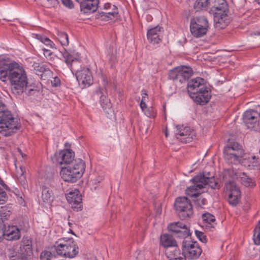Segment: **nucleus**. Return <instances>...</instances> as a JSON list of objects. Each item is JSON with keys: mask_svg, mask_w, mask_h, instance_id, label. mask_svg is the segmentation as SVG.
<instances>
[{"mask_svg": "<svg viewBox=\"0 0 260 260\" xmlns=\"http://www.w3.org/2000/svg\"><path fill=\"white\" fill-rule=\"evenodd\" d=\"M194 204L197 207H202L207 204V200L205 198L200 197L194 201Z\"/></svg>", "mask_w": 260, "mask_h": 260, "instance_id": "nucleus-46", "label": "nucleus"}, {"mask_svg": "<svg viewBox=\"0 0 260 260\" xmlns=\"http://www.w3.org/2000/svg\"><path fill=\"white\" fill-rule=\"evenodd\" d=\"M160 245L168 249L177 246V242L172 235L165 234L160 236Z\"/></svg>", "mask_w": 260, "mask_h": 260, "instance_id": "nucleus-26", "label": "nucleus"}, {"mask_svg": "<svg viewBox=\"0 0 260 260\" xmlns=\"http://www.w3.org/2000/svg\"><path fill=\"white\" fill-rule=\"evenodd\" d=\"M36 38L40 40L41 42H42L43 43L44 42V39H46V37L45 36H43L41 35L37 34L36 35Z\"/></svg>", "mask_w": 260, "mask_h": 260, "instance_id": "nucleus-58", "label": "nucleus"}, {"mask_svg": "<svg viewBox=\"0 0 260 260\" xmlns=\"http://www.w3.org/2000/svg\"><path fill=\"white\" fill-rule=\"evenodd\" d=\"M193 74L192 69L189 66H180L173 68L169 73V79L181 83L185 82Z\"/></svg>", "mask_w": 260, "mask_h": 260, "instance_id": "nucleus-7", "label": "nucleus"}, {"mask_svg": "<svg viewBox=\"0 0 260 260\" xmlns=\"http://www.w3.org/2000/svg\"><path fill=\"white\" fill-rule=\"evenodd\" d=\"M142 96H145V100H146V98H147V94L146 93V91L145 90H143L142 91Z\"/></svg>", "mask_w": 260, "mask_h": 260, "instance_id": "nucleus-60", "label": "nucleus"}, {"mask_svg": "<svg viewBox=\"0 0 260 260\" xmlns=\"http://www.w3.org/2000/svg\"><path fill=\"white\" fill-rule=\"evenodd\" d=\"M195 234L197 238L203 243H206L207 242L206 236H205L203 232L196 230Z\"/></svg>", "mask_w": 260, "mask_h": 260, "instance_id": "nucleus-44", "label": "nucleus"}, {"mask_svg": "<svg viewBox=\"0 0 260 260\" xmlns=\"http://www.w3.org/2000/svg\"><path fill=\"white\" fill-rule=\"evenodd\" d=\"M73 72H76V78L83 88L89 87L92 84V74L88 68H83L79 70L76 69Z\"/></svg>", "mask_w": 260, "mask_h": 260, "instance_id": "nucleus-11", "label": "nucleus"}, {"mask_svg": "<svg viewBox=\"0 0 260 260\" xmlns=\"http://www.w3.org/2000/svg\"><path fill=\"white\" fill-rule=\"evenodd\" d=\"M176 137L179 141L186 143L192 141L194 136V133L192 129L189 126H177Z\"/></svg>", "mask_w": 260, "mask_h": 260, "instance_id": "nucleus-15", "label": "nucleus"}, {"mask_svg": "<svg viewBox=\"0 0 260 260\" xmlns=\"http://www.w3.org/2000/svg\"><path fill=\"white\" fill-rule=\"evenodd\" d=\"M102 180L101 178H98L96 179H94V180H92L91 181V183L92 184L93 186L94 185H95V186H93L94 187V189L95 190L97 188V186L96 185L98 184V183H100L101 180Z\"/></svg>", "mask_w": 260, "mask_h": 260, "instance_id": "nucleus-55", "label": "nucleus"}, {"mask_svg": "<svg viewBox=\"0 0 260 260\" xmlns=\"http://www.w3.org/2000/svg\"><path fill=\"white\" fill-rule=\"evenodd\" d=\"M228 11L218 12L214 14V21L215 27L218 29L225 28L230 22V16L227 14Z\"/></svg>", "mask_w": 260, "mask_h": 260, "instance_id": "nucleus-20", "label": "nucleus"}, {"mask_svg": "<svg viewBox=\"0 0 260 260\" xmlns=\"http://www.w3.org/2000/svg\"><path fill=\"white\" fill-rule=\"evenodd\" d=\"M5 235V224L3 221H0V242Z\"/></svg>", "mask_w": 260, "mask_h": 260, "instance_id": "nucleus-52", "label": "nucleus"}, {"mask_svg": "<svg viewBox=\"0 0 260 260\" xmlns=\"http://www.w3.org/2000/svg\"><path fill=\"white\" fill-rule=\"evenodd\" d=\"M163 28L162 27L157 26L147 31V39L149 41L153 44L159 43L162 37Z\"/></svg>", "mask_w": 260, "mask_h": 260, "instance_id": "nucleus-21", "label": "nucleus"}, {"mask_svg": "<svg viewBox=\"0 0 260 260\" xmlns=\"http://www.w3.org/2000/svg\"><path fill=\"white\" fill-rule=\"evenodd\" d=\"M74 157V152L71 150L64 149L61 151L59 153L58 161L60 165H69L75 159Z\"/></svg>", "mask_w": 260, "mask_h": 260, "instance_id": "nucleus-23", "label": "nucleus"}, {"mask_svg": "<svg viewBox=\"0 0 260 260\" xmlns=\"http://www.w3.org/2000/svg\"><path fill=\"white\" fill-rule=\"evenodd\" d=\"M34 70L38 75H41L42 73L50 71L48 68H46L44 65H41L39 63H36L34 64Z\"/></svg>", "mask_w": 260, "mask_h": 260, "instance_id": "nucleus-41", "label": "nucleus"}, {"mask_svg": "<svg viewBox=\"0 0 260 260\" xmlns=\"http://www.w3.org/2000/svg\"><path fill=\"white\" fill-rule=\"evenodd\" d=\"M62 4L69 9H73L74 7L72 0H61Z\"/></svg>", "mask_w": 260, "mask_h": 260, "instance_id": "nucleus-49", "label": "nucleus"}, {"mask_svg": "<svg viewBox=\"0 0 260 260\" xmlns=\"http://www.w3.org/2000/svg\"><path fill=\"white\" fill-rule=\"evenodd\" d=\"M182 251H183L186 259H197L202 252V250L198 242L191 240L190 238L183 241Z\"/></svg>", "mask_w": 260, "mask_h": 260, "instance_id": "nucleus-8", "label": "nucleus"}, {"mask_svg": "<svg viewBox=\"0 0 260 260\" xmlns=\"http://www.w3.org/2000/svg\"><path fill=\"white\" fill-rule=\"evenodd\" d=\"M190 98L196 104L200 105H206L211 98V90L207 86L203 89L196 92Z\"/></svg>", "mask_w": 260, "mask_h": 260, "instance_id": "nucleus-18", "label": "nucleus"}, {"mask_svg": "<svg viewBox=\"0 0 260 260\" xmlns=\"http://www.w3.org/2000/svg\"><path fill=\"white\" fill-rule=\"evenodd\" d=\"M70 233H72V234H74L75 235L74 233L73 232V231L72 230H70Z\"/></svg>", "mask_w": 260, "mask_h": 260, "instance_id": "nucleus-64", "label": "nucleus"}, {"mask_svg": "<svg viewBox=\"0 0 260 260\" xmlns=\"http://www.w3.org/2000/svg\"><path fill=\"white\" fill-rule=\"evenodd\" d=\"M18 63L16 61L10 62L6 60H1L0 80L2 81L8 80Z\"/></svg>", "mask_w": 260, "mask_h": 260, "instance_id": "nucleus-14", "label": "nucleus"}, {"mask_svg": "<svg viewBox=\"0 0 260 260\" xmlns=\"http://www.w3.org/2000/svg\"><path fill=\"white\" fill-rule=\"evenodd\" d=\"M65 59V62L70 67L71 71L75 70V64L77 62L79 55L78 54H74L71 53L65 52L63 54Z\"/></svg>", "mask_w": 260, "mask_h": 260, "instance_id": "nucleus-29", "label": "nucleus"}, {"mask_svg": "<svg viewBox=\"0 0 260 260\" xmlns=\"http://www.w3.org/2000/svg\"><path fill=\"white\" fill-rule=\"evenodd\" d=\"M22 243L20 248L22 253L21 255H25L27 256H30L32 253L31 240L28 237L23 238Z\"/></svg>", "mask_w": 260, "mask_h": 260, "instance_id": "nucleus-30", "label": "nucleus"}, {"mask_svg": "<svg viewBox=\"0 0 260 260\" xmlns=\"http://www.w3.org/2000/svg\"><path fill=\"white\" fill-rule=\"evenodd\" d=\"M165 134L166 137L167 138L168 137V136H169V133H168L167 128H166L165 131Z\"/></svg>", "mask_w": 260, "mask_h": 260, "instance_id": "nucleus-61", "label": "nucleus"}, {"mask_svg": "<svg viewBox=\"0 0 260 260\" xmlns=\"http://www.w3.org/2000/svg\"><path fill=\"white\" fill-rule=\"evenodd\" d=\"M70 238H63L58 239L54 245L57 255L68 257L67 252L69 247V244L71 243Z\"/></svg>", "mask_w": 260, "mask_h": 260, "instance_id": "nucleus-22", "label": "nucleus"}, {"mask_svg": "<svg viewBox=\"0 0 260 260\" xmlns=\"http://www.w3.org/2000/svg\"><path fill=\"white\" fill-rule=\"evenodd\" d=\"M24 88L25 89V92H26V94L28 95L36 94L40 93V90L37 89L29 88L28 87H27V86L24 87Z\"/></svg>", "mask_w": 260, "mask_h": 260, "instance_id": "nucleus-48", "label": "nucleus"}, {"mask_svg": "<svg viewBox=\"0 0 260 260\" xmlns=\"http://www.w3.org/2000/svg\"><path fill=\"white\" fill-rule=\"evenodd\" d=\"M206 86L205 80L202 78L197 77L188 82L187 84V92L189 96L195 95V93L203 89Z\"/></svg>", "mask_w": 260, "mask_h": 260, "instance_id": "nucleus-17", "label": "nucleus"}, {"mask_svg": "<svg viewBox=\"0 0 260 260\" xmlns=\"http://www.w3.org/2000/svg\"><path fill=\"white\" fill-rule=\"evenodd\" d=\"M8 240H16L20 238V232L16 226H9L8 230L5 229V235Z\"/></svg>", "mask_w": 260, "mask_h": 260, "instance_id": "nucleus-27", "label": "nucleus"}, {"mask_svg": "<svg viewBox=\"0 0 260 260\" xmlns=\"http://www.w3.org/2000/svg\"><path fill=\"white\" fill-rule=\"evenodd\" d=\"M241 180L242 183L245 186L253 187L255 185L253 179L247 176L244 173L243 174V176L241 177Z\"/></svg>", "mask_w": 260, "mask_h": 260, "instance_id": "nucleus-37", "label": "nucleus"}, {"mask_svg": "<svg viewBox=\"0 0 260 260\" xmlns=\"http://www.w3.org/2000/svg\"><path fill=\"white\" fill-rule=\"evenodd\" d=\"M80 3L81 12L83 14H91L96 11L99 0H76Z\"/></svg>", "mask_w": 260, "mask_h": 260, "instance_id": "nucleus-19", "label": "nucleus"}, {"mask_svg": "<svg viewBox=\"0 0 260 260\" xmlns=\"http://www.w3.org/2000/svg\"><path fill=\"white\" fill-rule=\"evenodd\" d=\"M224 187L226 191H229L228 202L231 205L236 206L239 204L241 198V191L239 188L233 181L226 183Z\"/></svg>", "mask_w": 260, "mask_h": 260, "instance_id": "nucleus-10", "label": "nucleus"}, {"mask_svg": "<svg viewBox=\"0 0 260 260\" xmlns=\"http://www.w3.org/2000/svg\"><path fill=\"white\" fill-rule=\"evenodd\" d=\"M43 43L46 45L47 46L51 48H55L54 43L49 38H46V39H44Z\"/></svg>", "mask_w": 260, "mask_h": 260, "instance_id": "nucleus-51", "label": "nucleus"}, {"mask_svg": "<svg viewBox=\"0 0 260 260\" xmlns=\"http://www.w3.org/2000/svg\"><path fill=\"white\" fill-rule=\"evenodd\" d=\"M71 243L69 244V247L67 254L68 257H75L79 253V247L73 238H70Z\"/></svg>", "mask_w": 260, "mask_h": 260, "instance_id": "nucleus-32", "label": "nucleus"}, {"mask_svg": "<svg viewBox=\"0 0 260 260\" xmlns=\"http://www.w3.org/2000/svg\"><path fill=\"white\" fill-rule=\"evenodd\" d=\"M60 80L58 77H55L53 81H51L52 84L53 86H58L60 84Z\"/></svg>", "mask_w": 260, "mask_h": 260, "instance_id": "nucleus-54", "label": "nucleus"}, {"mask_svg": "<svg viewBox=\"0 0 260 260\" xmlns=\"http://www.w3.org/2000/svg\"><path fill=\"white\" fill-rule=\"evenodd\" d=\"M7 198L6 192L0 187V204H3L6 202Z\"/></svg>", "mask_w": 260, "mask_h": 260, "instance_id": "nucleus-47", "label": "nucleus"}, {"mask_svg": "<svg viewBox=\"0 0 260 260\" xmlns=\"http://www.w3.org/2000/svg\"><path fill=\"white\" fill-rule=\"evenodd\" d=\"M52 256V254L50 251L44 250L41 253L40 259L41 260H51Z\"/></svg>", "mask_w": 260, "mask_h": 260, "instance_id": "nucleus-43", "label": "nucleus"}, {"mask_svg": "<svg viewBox=\"0 0 260 260\" xmlns=\"http://www.w3.org/2000/svg\"><path fill=\"white\" fill-rule=\"evenodd\" d=\"M253 237L254 243L256 245H260V220L254 230Z\"/></svg>", "mask_w": 260, "mask_h": 260, "instance_id": "nucleus-38", "label": "nucleus"}, {"mask_svg": "<svg viewBox=\"0 0 260 260\" xmlns=\"http://www.w3.org/2000/svg\"><path fill=\"white\" fill-rule=\"evenodd\" d=\"M0 184L5 189H8L7 185L5 183L4 181L2 180V179L0 177Z\"/></svg>", "mask_w": 260, "mask_h": 260, "instance_id": "nucleus-59", "label": "nucleus"}, {"mask_svg": "<svg viewBox=\"0 0 260 260\" xmlns=\"http://www.w3.org/2000/svg\"><path fill=\"white\" fill-rule=\"evenodd\" d=\"M12 86L11 90L15 95H21L28 84L26 73L19 63L15 67L8 79Z\"/></svg>", "mask_w": 260, "mask_h": 260, "instance_id": "nucleus-4", "label": "nucleus"}, {"mask_svg": "<svg viewBox=\"0 0 260 260\" xmlns=\"http://www.w3.org/2000/svg\"><path fill=\"white\" fill-rule=\"evenodd\" d=\"M85 167V163L82 159H75L69 165L61 168V177L66 182H75L83 176Z\"/></svg>", "mask_w": 260, "mask_h": 260, "instance_id": "nucleus-3", "label": "nucleus"}, {"mask_svg": "<svg viewBox=\"0 0 260 260\" xmlns=\"http://www.w3.org/2000/svg\"><path fill=\"white\" fill-rule=\"evenodd\" d=\"M118 17V10L116 6H113L112 9H110L107 11L99 12L98 15V18L106 21L115 18L117 19Z\"/></svg>", "mask_w": 260, "mask_h": 260, "instance_id": "nucleus-25", "label": "nucleus"}, {"mask_svg": "<svg viewBox=\"0 0 260 260\" xmlns=\"http://www.w3.org/2000/svg\"><path fill=\"white\" fill-rule=\"evenodd\" d=\"M6 107L0 96V133L4 136H10L20 129L21 124L17 118L13 117L11 113L6 110Z\"/></svg>", "mask_w": 260, "mask_h": 260, "instance_id": "nucleus-2", "label": "nucleus"}, {"mask_svg": "<svg viewBox=\"0 0 260 260\" xmlns=\"http://www.w3.org/2000/svg\"><path fill=\"white\" fill-rule=\"evenodd\" d=\"M259 119L260 113L253 110L246 111L243 115V122L247 128L253 129L255 131L260 128Z\"/></svg>", "mask_w": 260, "mask_h": 260, "instance_id": "nucleus-9", "label": "nucleus"}, {"mask_svg": "<svg viewBox=\"0 0 260 260\" xmlns=\"http://www.w3.org/2000/svg\"><path fill=\"white\" fill-rule=\"evenodd\" d=\"M243 150L241 145L237 142L230 143L223 149V153H237L236 151Z\"/></svg>", "mask_w": 260, "mask_h": 260, "instance_id": "nucleus-33", "label": "nucleus"}, {"mask_svg": "<svg viewBox=\"0 0 260 260\" xmlns=\"http://www.w3.org/2000/svg\"><path fill=\"white\" fill-rule=\"evenodd\" d=\"M237 153H223L224 159L229 163L239 162L244 154V150L236 151Z\"/></svg>", "mask_w": 260, "mask_h": 260, "instance_id": "nucleus-28", "label": "nucleus"}, {"mask_svg": "<svg viewBox=\"0 0 260 260\" xmlns=\"http://www.w3.org/2000/svg\"><path fill=\"white\" fill-rule=\"evenodd\" d=\"M174 207L179 217L182 220L190 217L193 214L192 206L186 197L177 198Z\"/></svg>", "mask_w": 260, "mask_h": 260, "instance_id": "nucleus-6", "label": "nucleus"}, {"mask_svg": "<svg viewBox=\"0 0 260 260\" xmlns=\"http://www.w3.org/2000/svg\"><path fill=\"white\" fill-rule=\"evenodd\" d=\"M193 185L188 187L186 190V193L190 197H198L201 194L197 192L199 189L205 187L208 184L211 188L219 190L222 186L218 179H215L214 177H210L209 173L206 175L204 173H200L194 176L191 180Z\"/></svg>", "mask_w": 260, "mask_h": 260, "instance_id": "nucleus-1", "label": "nucleus"}, {"mask_svg": "<svg viewBox=\"0 0 260 260\" xmlns=\"http://www.w3.org/2000/svg\"><path fill=\"white\" fill-rule=\"evenodd\" d=\"M140 107L142 110H144L146 108V104L145 102V96H143L142 100L140 103Z\"/></svg>", "mask_w": 260, "mask_h": 260, "instance_id": "nucleus-57", "label": "nucleus"}, {"mask_svg": "<svg viewBox=\"0 0 260 260\" xmlns=\"http://www.w3.org/2000/svg\"><path fill=\"white\" fill-rule=\"evenodd\" d=\"M44 56L48 58V59L51 60L52 52L49 49L46 48L42 49Z\"/></svg>", "mask_w": 260, "mask_h": 260, "instance_id": "nucleus-50", "label": "nucleus"}, {"mask_svg": "<svg viewBox=\"0 0 260 260\" xmlns=\"http://www.w3.org/2000/svg\"><path fill=\"white\" fill-rule=\"evenodd\" d=\"M66 199L74 210L77 211L81 210L82 207L81 195L78 189L73 190L67 193Z\"/></svg>", "mask_w": 260, "mask_h": 260, "instance_id": "nucleus-16", "label": "nucleus"}, {"mask_svg": "<svg viewBox=\"0 0 260 260\" xmlns=\"http://www.w3.org/2000/svg\"><path fill=\"white\" fill-rule=\"evenodd\" d=\"M209 27V22L205 16H197L190 20V32L196 38H200L205 35Z\"/></svg>", "mask_w": 260, "mask_h": 260, "instance_id": "nucleus-5", "label": "nucleus"}, {"mask_svg": "<svg viewBox=\"0 0 260 260\" xmlns=\"http://www.w3.org/2000/svg\"><path fill=\"white\" fill-rule=\"evenodd\" d=\"M167 256L169 260H186L185 255L182 251L181 253L180 250L176 247L167 249L166 251Z\"/></svg>", "mask_w": 260, "mask_h": 260, "instance_id": "nucleus-24", "label": "nucleus"}, {"mask_svg": "<svg viewBox=\"0 0 260 260\" xmlns=\"http://www.w3.org/2000/svg\"><path fill=\"white\" fill-rule=\"evenodd\" d=\"M210 5V0H197L194 4V8L197 11L204 10Z\"/></svg>", "mask_w": 260, "mask_h": 260, "instance_id": "nucleus-34", "label": "nucleus"}, {"mask_svg": "<svg viewBox=\"0 0 260 260\" xmlns=\"http://www.w3.org/2000/svg\"><path fill=\"white\" fill-rule=\"evenodd\" d=\"M113 6H115L112 5L111 4H110V3L105 4L104 5V8L105 10V11H107L110 9H112V8H113Z\"/></svg>", "mask_w": 260, "mask_h": 260, "instance_id": "nucleus-56", "label": "nucleus"}, {"mask_svg": "<svg viewBox=\"0 0 260 260\" xmlns=\"http://www.w3.org/2000/svg\"><path fill=\"white\" fill-rule=\"evenodd\" d=\"M202 219L204 223L211 225V227H213V223L215 222V216L208 213H205L202 214Z\"/></svg>", "mask_w": 260, "mask_h": 260, "instance_id": "nucleus-35", "label": "nucleus"}, {"mask_svg": "<svg viewBox=\"0 0 260 260\" xmlns=\"http://www.w3.org/2000/svg\"><path fill=\"white\" fill-rule=\"evenodd\" d=\"M11 215V212L9 210V208L7 207H2L0 210V216L1 217L2 221L3 222V219L7 220L9 219Z\"/></svg>", "mask_w": 260, "mask_h": 260, "instance_id": "nucleus-40", "label": "nucleus"}, {"mask_svg": "<svg viewBox=\"0 0 260 260\" xmlns=\"http://www.w3.org/2000/svg\"><path fill=\"white\" fill-rule=\"evenodd\" d=\"M16 259L17 260H31L30 256H27L26 255H21L17 256L16 257ZM12 260H15V259H13Z\"/></svg>", "mask_w": 260, "mask_h": 260, "instance_id": "nucleus-53", "label": "nucleus"}, {"mask_svg": "<svg viewBox=\"0 0 260 260\" xmlns=\"http://www.w3.org/2000/svg\"><path fill=\"white\" fill-rule=\"evenodd\" d=\"M58 0H46V5L47 8H55L59 5Z\"/></svg>", "mask_w": 260, "mask_h": 260, "instance_id": "nucleus-45", "label": "nucleus"}, {"mask_svg": "<svg viewBox=\"0 0 260 260\" xmlns=\"http://www.w3.org/2000/svg\"><path fill=\"white\" fill-rule=\"evenodd\" d=\"M168 230L174 233V236L185 239L190 235L189 228L182 222H177L169 224Z\"/></svg>", "mask_w": 260, "mask_h": 260, "instance_id": "nucleus-13", "label": "nucleus"}, {"mask_svg": "<svg viewBox=\"0 0 260 260\" xmlns=\"http://www.w3.org/2000/svg\"><path fill=\"white\" fill-rule=\"evenodd\" d=\"M19 152H20V154H21L22 156V157H24L25 155H24V154L22 153L21 151L19 149Z\"/></svg>", "mask_w": 260, "mask_h": 260, "instance_id": "nucleus-62", "label": "nucleus"}, {"mask_svg": "<svg viewBox=\"0 0 260 260\" xmlns=\"http://www.w3.org/2000/svg\"><path fill=\"white\" fill-rule=\"evenodd\" d=\"M25 172V168L22 166L20 167L19 169L16 170V175L21 183L24 184L26 181V177L24 175Z\"/></svg>", "mask_w": 260, "mask_h": 260, "instance_id": "nucleus-39", "label": "nucleus"}, {"mask_svg": "<svg viewBox=\"0 0 260 260\" xmlns=\"http://www.w3.org/2000/svg\"><path fill=\"white\" fill-rule=\"evenodd\" d=\"M257 4H260V0H254Z\"/></svg>", "mask_w": 260, "mask_h": 260, "instance_id": "nucleus-63", "label": "nucleus"}, {"mask_svg": "<svg viewBox=\"0 0 260 260\" xmlns=\"http://www.w3.org/2000/svg\"><path fill=\"white\" fill-rule=\"evenodd\" d=\"M102 82V87H100L99 90L96 91L98 94H102L100 96V103L104 110L108 114L112 112V105L110 100L105 95L103 94V90H106V86L108 84V81L106 78L102 75L101 77Z\"/></svg>", "mask_w": 260, "mask_h": 260, "instance_id": "nucleus-12", "label": "nucleus"}, {"mask_svg": "<svg viewBox=\"0 0 260 260\" xmlns=\"http://www.w3.org/2000/svg\"><path fill=\"white\" fill-rule=\"evenodd\" d=\"M212 8L219 12L228 11V4L225 0H210Z\"/></svg>", "mask_w": 260, "mask_h": 260, "instance_id": "nucleus-31", "label": "nucleus"}, {"mask_svg": "<svg viewBox=\"0 0 260 260\" xmlns=\"http://www.w3.org/2000/svg\"><path fill=\"white\" fill-rule=\"evenodd\" d=\"M57 39L62 46H67L69 44V37L67 33L62 31L58 32Z\"/></svg>", "mask_w": 260, "mask_h": 260, "instance_id": "nucleus-36", "label": "nucleus"}, {"mask_svg": "<svg viewBox=\"0 0 260 260\" xmlns=\"http://www.w3.org/2000/svg\"><path fill=\"white\" fill-rule=\"evenodd\" d=\"M51 197V191L46 187H43L42 191V198L43 200L45 202L50 199Z\"/></svg>", "mask_w": 260, "mask_h": 260, "instance_id": "nucleus-42", "label": "nucleus"}]
</instances>
